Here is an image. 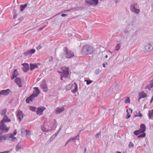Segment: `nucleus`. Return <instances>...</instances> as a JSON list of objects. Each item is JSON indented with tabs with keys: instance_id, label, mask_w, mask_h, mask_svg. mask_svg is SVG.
<instances>
[{
	"instance_id": "obj_1",
	"label": "nucleus",
	"mask_w": 153,
	"mask_h": 153,
	"mask_svg": "<svg viewBox=\"0 0 153 153\" xmlns=\"http://www.w3.org/2000/svg\"><path fill=\"white\" fill-rule=\"evenodd\" d=\"M94 50L91 46L85 45L82 48L81 53L83 55H90L93 53Z\"/></svg>"
},
{
	"instance_id": "obj_2",
	"label": "nucleus",
	"mask_w": 153,
	"mask_h": 153,
	"mask_svg": "<svg viewBox=\"0 0 153 153\" xmlns=\"http://www.w3.org/2000/svg\"><path fill=\"white\" fill-rule=\"evenodd\" d=\"M10 121V120L8 119L7 116L6 115L4 117L3 119L0 122V129L4 130H6V132H8L10 127V126L8 127L6 126V125L5 123Z\"/></svg>"
},
{
	"instance_id": "obj_3",
	"label": "nucleus",
	"mask_w": 153,
	"mask_h": 153,
	"mask_svg": "<svg viewBox=\"0 0 153 153\" xmlns=\"http://www.w3.org/2000/svg\"><path fill=\"white\" fill-rule=\"evenodd\" d=\"M58 72L61 73V79L63 80V77L66 78L68 76L69 74V68L65 67H62L60 68V71H58Z\"/></svg>"
},
{
	"instance_id": "obj_4",
	"label": "nucleus",
	"mask_w": 153,
	"mask_h": 153,
	"mask_svg": "<svg viewBox=\"0 0 153 153\" xmlns=\"http://www.w3.org/2000/svg\"><path fill=\"white\" fill-rule=\"evenodd\" d=\"M58 72L61 73V79L63 80V77L66 78L68 76L69 74V68L65 67H62L60 68V71H58Z\"/></svg>"
},
{
	"instance_id": "obj_5",
	"label": "nucleus",
	"mask_w": 153,
	"mask_h": 153,
	"mask_svg": "<svg viewBox=\"0 0 153 153\" xmlns=\"http://www.w3.org/2000/svg\"><path fill=\"white\" fill-rule=\"evenodd\" d=\"M64 51L65 53V56L66 58L70 59L74 56V52L71 50H69L67 47L64 48Z\"/></svg>"
},
{
	"instance_id": "obj_6",
	"label": "nucleus",
	"mask_w": 153,
	"mask_h": 153,
	"mask_svg": "<svg viewBox=\"0 0 153 153\" xmlns=\"http://www.w3.org/2000/svg\"><path fill=\"white\" fill-rule=\"evenodd\" d=\"M41 128L42 131L44 132H47L50 130L49 126H48V123H44Z\"/></svg>"
},
{
	"instance_id": "obj_7",
	"label": "nucleus",
	"mask_w": 153,
	"mask_h": 153,
	"mask_svg": "<svg viewBox=\"0 0 153 153\" xmlns=\"http://www.w3.org/2000/svg\"><path fill=\"white\" fill-rule=\"evenodd\" d=\"M40 86L42 89H43V91H47L48 90V86L45 80L42 81L41 83L40 84Z\"/></svg>"
},
{
	"instance_id": "obj_8",
	"label": "nucleus",
	"mask_w": 153,
	"mask_h": 153,
	"mask_svg": "<svg viewBox=\"0 0 153 153\" xmlns=\"http://www.w3.org/2000/svg\"><path fill=\"white\" fill-rule=\"evenodd\" d=\"M137 5V4H132L131 7V10L132 11L136 13H138L140 12V10L139 9L136 8Z\"/></svg>"
},
{
	"instance_id": "obj_9",
	"label": "nucleus",
	"mask_w": 153,
	"mask_h": 153,
	"mask_svg": "<svg viewBox=\"0 0 153 153\" xmlns=\"http://www.w3.org/2000/svg\"><path fill=\"white\" fill-rule=\"evenodd\" d=\"M45 109L46 108L44 107H43L41 108H38L36 111V113L37 114L41 115L43 114V111L45 110Z\"/></svg>"
},
{
	"instance_id": "obj_10",
	"label": "nucleus",
	"mask_w": 153,
	"mask_h": 153,
	"mask_svg": "<svg viewBox=\"0 0 153 153\" xmlns=\"http://www.w3.org/2000/svg\"><path fill=\"white\" fill-rule=\"evenodd\" d=\"M145 49L147 52H151L153 50V45H152L150 44H148L145 46Z\"/></svg>"
},
{
	"instance_id": "obj_11",
	"label": "nucleus",
	"mask_w": 153,
	"mask_h": 153,
	"mask_svg": "<svg viewBox=\"0 0 153 153\" xmlns=\"http://www.w3.org/2000/svg\"><path fill=\"white\" fill-rule=\"evenodd\" d=\"M17 115L19 121H20L24 117L22 112L20 110H18Z\"/></svg>"
},
{
	"instance_id": "obj_12",
	"label": "nucleus",
	"mask_w": 153,
	"mask_h": 153,
	"mask_svg": "<svg viewBox=\"0 0 153 153\" xmlns=\"http://www.w3.org/2000/svg\"><path fill=\"white\" fill-rule=\"evenodd\" d=\"M15 82L17 84L19 87H22V83L21 79L20 78H16L15 79Z\"/></svg>"
},
{
	"instance_id": "obj_13",
	"label": "nucleus",
	"mask_w": 153,
	"mask_h": 153,
	"mask_svg": "<svg viewBox=\"0 0 153 153\" xmlns=\"http://www.w3.org/2000/svg\"><path fill=\"white\" fill-rule=\"evenodd\" d=\"M139 101L141 99L146 97L147 96V94L145 93L143 91L140 92L139 94Z\"/></svg>"
},
{
	"instance_id": "obj_14",
	"label": "nucleus",
	"mask_w": 153,
	"mask_h": 153,
	"mask_svg": "<svg viewBox=\"0 0 153 153\" xmlns=\"http://www.w3.org/2000/svg\"><path fill=\"white\" fill-rule=\"evenodd\" d=\"M19 75L17 69H15L13 71V73L11 76V78L12 79H13L15 78L16 77Z\"/></svg>"
},
{
	"instance_id": "obj_15",
	"label": "nucleus",
	"mask_w": 153,
	"mask_h": 153,
	"mask_svg": "<svg viewBox=\"0 0 153 153\" xmlns=\"http://www.w3.org/2000/svg\"><path fill=\"white\" fill-rule=\"evenodd\" d=\"M64 110L65 108L64 107H62L61 108L57 107L56 108L55 111V113L56 114H59L64 111Z\"/></svg>"
},
{
	"instance_id": "obj_16",
	"label": "nucleus",
	"mask_w": 153,
	"mask_h": 153,
	"mask_svg": "<svg viewBox=\"0 0 153 153\" xmlns=\"http://www.w3.org/2000/svg\"><path fill=\"white\" fill-rule=\"evenodd\" d=\"M22 65L24 66V67L22 68V69L24 71L26 72L29 70V67L28 64L24 63L22 64Z\"/></svg>"
},
{
	"instance_id": "obj_17",
	"label": "nucleus",
	"mask_w": 153,
	"mask_h": 153,
	"mask_svg": "<svg viewBox=\"0 0 153 153\" xmlns=\"http://www.w3.org/2000/svg\"><path fill=\"white\" fill-rule=\"evenodd\" d=\"M36 97L33 94H32L29 97L26 99V102L27 103H29L30 101H32L33 98Z\"/></svg>"
},
{
	"instance_id": "obj_18",
	"label": "nucleus",
	"mask_w": 153,
	"mask_h": 153,
	"mask_svg": "<svg viewBox=\"0 0 153 153\" xmlns=\"http://www.w3.org/2000/svg\"><path fill=\"white\" fill-rule=\"evenodd\" d=\"M40 63H38L37 64L35 63L34 64H30V69L31 70H32L34 69L38 68V65H40Z\"/></svg>"
},
{
	"instance_id": "obj_19",
	"label": "nucleus",
	"mask_w": 153,
	"mask_h": 153,
	"mask_svg": "<svg viewBox=\"0 0 153 153\" xmlns=\"http://www.w3.org/2000/svg\"><path fill=\"white\" fill-rule=\"evenodd\" d=\"M34 91L33 92V94L36 97H37L38 95L40 94V91L37 87L34 88Z\"/></svg>"
},
{
	"instance_id": "obj_20",
	"label": "nucleus",
	"mask_w": 153,
	"mask_h": 153,
	"mask_svg": "<svg viewBox=\"0 0 153 153\" xmlns=\"http://www.w3.org/2000/svg\"><path fill=\"white\" fill-rule=\"evenodd\" d=\"M132 110L130 108H129L128 109H127L126 112L127 113V116L126 117L127 119L129 118L131 116V114L132 113Z\"/></svg>"
},
{
	"instance_id": "obj_21",
	"label": "nucleus",
	"mask_w": 153,
	"mask_h": 153,
	"mask_svg": "<svg viewBox=\"0 0 153 153\" xmlns=\"http://www.w3.org/2000/svg\"><path fill=\"white\" fill-rule=\"evenodd\" d=\"M2 95H7L9 94L10 91L9 89H7L6 90H2Z\"/></svg>"
},
{
	"instance_id": "obj_22",
	"label": "nucleus",
	"mask_w": 153,
	"mask_h": 153,
	"mask_svg": "<svg viewBox=\"0 0 153 153\" xmlns=\"http://www.w3.org/2000/svg\"><path fill=\"white\" fill-rule=\"evenodd\" d=\"M7 135H3L2 134V133H0V142H1L2 140H6L7 138Z\"/></svg>"
},
{
	"instance_id": "obj_23",
	"label": "nucleus",
	"mask_w": 153,
	"mask_h": 153,
	"mask_svg": "<svg viewBox=\"0 0 153 153\" xmlns=\"http://www.w3.org/2000/svg\"><path fill=\"white\" fill-rule=\"evenodd\" d=\"M146 129V127L145 125L144 124H141L140 125V130L142 132H141L144 133Z\"/></svg>"
},
{
	"instance_id": "obj_24",
	"label": "nucleus",
	"mask_w": 153,
	"mask_h": 153,
	"mask_svg": "<svg viewBox=\"0 0 153 153\" xmlns=\"http://www.w3.org/2000/svg\"><path fill=\"white\" fill-rule=\"evenodd\" d=\"M148 116L149 118L153 120V109L149 111Z\"/></svg>"
},
{
	"instance_id": "obj_25",
	"label": "nucleus",
	"mask_w": 153,
	"mask_h": 153,
	"mask_svg": "<svg viewBox=\"0 0 153 153\" xmlns=\"http://www.w3.org/2000/svg\"><path fill=\"white\" fill-rule=\"evenodd\" d=\"M76 139H75V137H73V138H70L66 142V143L65 144V146H66V145L68 143L71 142H72L73 141H74V142L75 143L76 142Z\"/></svg>"
},
{
	"instance_id": "obj_26",
	"label": "nucleus",
	"mask_w": 153,
	"mask_h": 153,
	"mask_svg": "<svg viewBox=\"0 0 153 153\" xmlns=\"http://www.w3.org/2000/svg\"><path fill=\"white\" fill-rule=\"evenodd\" d=\"M74 84L75 85V89L74 90H73L71 91L73 93H75L76 92L78 91V86L76 83V82L74 83Z\"/></svg>"
},
{
	"instance_id": "obj_27",
	"label": "nucleus",
	"mask_w": 153,
	"mask_h": 153,
	"mask_svg": "<svg viewBox=\"0 0 153 153\" xmlns=\"http://www.w3.org/2000/svg\"><path fill=\"white\" fill-rule=\"evenodd\" d=\"M27 4H26L24 5H22L20 6L21 11V12L23 11L25 8L27 6Z\"/></svg>"
},
{
	"instance_id": "obj_28",
	"label": "nucleus",
	"mask_w": 153,
	"mask_h": 153,
	"mask_svg": "<svg viewBox=\"0 0 153 153\" xmlns=\"http://www.w3.org/2000/svg\"><path fill=\"white\" fill-rule=\"evenodd\" d=\"M21 143H19L16 147V150L18 151L19 149H21Z\"/></svg>"
},
{
	"instance_id": "obj_29",
	"label": "nucleus",
	"mask_w": 153,
	"mask_h": 153,
	"mask_svg": "<svg viewBox=\"0 0 153 153\" xmlns=\"http://www.w3.org/2000/svg\"><path fill=\"white\" fill-rule=\"evenodd\" d=\"M153 87V80L152 81L151 83L149 84L148 86H147L146 88V89L148 88L149 90H151V88H152Z\"/></svg>"
},
{
	"instance_id": "obj_30",
	"label": "nucleus",
	"mask_w": 153,
	"mask_h": 153,
	"mask_svg": "<svg viewBox=\"0 0 153 153\" xmlns=\"http://www.w3.org/2000/svg\"><path fill=\"white\" fill-rule=\"evenodd\" d=\"M7 111V109L6 108L3 109L1 112V114L2 115H5Z\"/></svg>"
},
{
	"instance_id": "obj_31",
	"label": "nucleus",
	"mask_w": 153,
	"mask_h": 153,
	"mask_svg": "<svg viewBox=\"0 0 153 153\" xmlns=\"http://www.w3.org/2000/svg\"><path fill=\"white\" fill-rule=\"evenodd\" d=\"M73 85L69 84L67 85L66 87V89L67 90H69L71 88Z\"/></svg>"
},
{
	"instance_id": "obj_32",
	"label": "nucleus",
	"mask_w": 153,
	"mask_h": 153,
	"mask_svg": "<svg viewBox=\"0 0 153 153\" xmlns=\"http://www.w3.org/2000/svg\"><path fill=\"white\" fill-rule=\"evenodd\" d=\"M29 109L32 111H35L36 110V108L33 106H30Z\"/></svg>"
},
{
	"instance_id": "obj_33",
	"label": "nucleus",
	"mask_w": 153,
	"mask_h": 153,
	"mask_svg": "<svg viewBox=\"0 0 153 153\" xmlns=\"http://www.w3.org/2000/svg\"><path fill=\"white\" fill-rule=\"evenodd\" d=\"M115 50L117 51H118L120 48V44H117L116 46Z\"/></svg>"
},
{
	"instance_id": "obj_34",
	"label": "nucleus",
	"mask_w": 153,
	"mask_h": 153,
	"mask_svg": "<svg viewBox=\"0 0 153 153\" xmlns=\"http://www.w3.org/2000/svg\"><path fill=\"white\" fill-rule=\"evenodd\" d=\"M146 136V133H143L142 134H141L138 136V138L143 137H145Z\"/></svg>"
},
{
	"instance_id": "obj_35",
	"label": "nucleus",
	"mask_w": 153,
	"mask_h": 153,
	"mask_svg": "<svg viewBox=\"0 0 153 153\" xmlns=\"http://www.w3.org/2000/svg\"><path fill=\"white\" fill-rule=\"evenodd\" d=\"M130 99L129 97H128L125 100V102L126 103H130Z\"/></svg>"
},
{
	"instance_id": "obj_36",
	"label": "nucleus",
	"mask_w": 153,
	"mask_h": 153,
	"mask_svg": "<svg viewBox=\"0 0 153 153\" xmlns=\"http://www.w3.org/2000/svg\"><path fill=\"white\" fill-rule=\"evenodd\" d=\"M29 51V52L30 53V54H32L34 53H35V52L36 51V50L34 49H31Z\"/></svg>"
},
{
	"instance_id": "obj_37",
	"label": "nucleus",
	"mask_w": 153,
	"mask_h": 153,
	"mask_svg": "<svg viewBox=\"0 0 153 153\" xmlns=\"http://www.w3.org/2000/svg\"><path fill=\"white\" fill-rule=\"evenodd\" d=\"M85 2L86 3H88L91 5L92 4V3L91 0H86Z\"/></svg>"
},
{
	"instance_id": "obj_38",
	"label": "nucleus",
	"mask_w": 153,
	"mask_h": 153,
	"mask_svg": "<svg viewBox=\"0 0 153 153\" xmlns=\"http://www.w3.org/2000/svg\"><path fill=\"white\" fill-rule=\"evenodd\" d=\"M30 53L29 52V51H27L25 53V55L26 56H31Z\"/></svg>"
},
{
	"instance_id": "obj_39",
	"label": "nucleus",
	"mask_w": 153,
	"mask_h": 153,
	"mask_svg": "<svg viewBox=\"0 0 153 153\" xmlns=\"http://www.w3.org/2000/svg\"><path fill=\"white\" fill-rule=\"evenodd\" d=\"M14 135H13V134H11L10 137L13 140H16V138L14 137Z\"/></svg>"
},
{
	"instance_id": "obj_40",
	"label": "nucleus",
	"mask_w": 153,
	"mask_h": 153,
	"mask_svg": "<svg viewBox=\"0 0 153 153\" xmlns=\"http://www.w3.org/2000/svg\"><path fill=\"white\" fill-rule=\"evenodd\" d=\"M134 146V144H133L131 143V142H130L129 143V147L130 148H132Z\"/></svg>"
},
{
	"instance_id": "obj_41",
	"label": "nucleus",
	"mask_w": 153,
	"mask_h": 153,
	"mask_svg": "<svg viewBox=\"0 0 153 153\" xmlns=\"http://www.w3.org/2000/svg\"><path fill=\"white\" fill-rule=\"evenodd\" d=\"M94 2L95 5H97L98 4V0H92Z\"/></svg>"
},
{
	"instance_id": "obj_42",
	"label": "nucleus",
	"mask_w": 153,
	"mask_h": 153,
	"mask_svg": "<svg viewBox=\"0 0 153 153\" xmlns=\"http://www.w3.org/2000/svg\"><path fill=\"white\" fill-rule=\"evenodd\" d=\"M42 47L41 45H39L38 47L37 48V50H38L41 49L42 48Z\"/></svg>"
},
{
	"instance_id": "obj_43",
	"label": "nucleus",
	"mask_w": 153,
	"mask_h": 153,
	"mask_svg": "<svg viewBox=\"0 0 153 153\" xmlns=\"http://www.w3.org/2000/svg\"><path fill=\"white\" fill-rule=\"evenodd\" d=\"M134 134L137 135H138L139 134H140V133H138V131H135L134 132Z\"/></svg>"
},
{
	"instance_id": "obj_44",
	"label": "nucleus",
	"mask_w": 153,
	"mask_h": 153,
	"mask_svg": "<svg viewBox=\"0 0 153 153\" xmlns=\"http://www.w3.org/2000/svg\"><path fill=\"white\" fill-rule=\"evenodd\" d=\"M25 131L26 132V135L27 136L30 133V131H27V130H25Z\"/></svg>"
},
{
	"instance_id": "obj_45",
	"label": "nucleus",
	"mask_w": 153,
	"mask_h": 153,
	"mask_svg": "<svg viewBox=\"0 0 153 153\" xmlns=\"http://www.w3.org/2000/svg\"><path fill=\"white\" fill-rule=\"evenodd\" d=\"M138 114L139 115H137L136 116H138L140 117H141L142 116V114L141 113L140 111L139 112Z\"/></svg>"
},
{
	"instance_id": "obj_46",
	"label": "nucleus",
	"mask_w": 153,
	"mask_h": 153,
	"mask_svg": "<svg viewBox=\"0 0 153 153\" xmlns=\"http://www.w3.org/2000/svg\"><path fill=\"white\" fill-rule=\"evenodd\" d=\"M87 81V84L89 85L92 82V81L90 80H86Z\"/></svg>"
},
{
	"instance_id": "obj_47",
	"label": "nucleus",
	"mask_w": 153,
	"mask_h": 153,
	"mask_svg": "<svg viewBox=\"0 0 153 153\" xmlns=\"http://www.w3.org/2000/svg\"><path fill=\"white\" fill-rule=\"evenodd\" d=\"M46 26H45L44 27H41V28H40L39 29V30H43L44 28L45 27H46Z\"/></svg>"
},
{
	"instance_id": "obj_48",
	"label": "nucleus",
	"mask_w": 153,
	"mask_h": 153,
	"mask_svg": "<svg viewBox=\"0 0 153 153\" xmlns=\"http://www.w3.org/2000/svg\"><path fill=\"white\" fill-rule=\"evenodd\" d=\"M100 135V133H99L98 134H97L96 135H95V137L96 138H97V137H99V135Z\"/></svg>"
},
{
	"instance_id": "obj_49",
	"label": "nucleus",
	"mask_w": 153,
	"mask_h": 153,
	"mask_svg": "<svg viewBox=\"0 0 153 153\" xmlns=\"http://www.w3.org/2000/svg\"><path fill=\"white\" fill-rule=\"evenodd\" d=\"M67 15V14H63L61 15V16L62 17H65V16H66Z\"/></svg>"
},
{
	"instance_id": "obj_50",
	"label": "nucleus",
	"mask_w": 153,
	"mask_h": 153,
	"mask_svg": "<svg viewBox=\"0 0 153 153\" xmlns=\"http://www.w3.org/2000/svg\"><path fill=\"white\" fill-rule=\"evenodd\" d=\"M79 134H78L75 137V139H76V138H77V137H78V138H79ZM78 140H79V139L78 138Z\"/></svg>"
},
{
	"instance_id": "obj_51",
	"label": "nucleus",
	"mask_w": 153,
	"mask_h": 153,
	"mask_svg": "<svg viewBox=\"0 0 153 153\" xmlns=\"http://www.w3.org/2000/svg\"><path fill=\"white\" fill-rule=\"evenodd\" d=\"M25 130H26L25 128H22L21 129L22 132H24L25 131Z\"/></svg>"
},
{
	"instance_id": "obj_52",
	"label": "nucleus",
	"mask_w": 153,
	"mask_h": 153,
	"mask_svg": "<svg viewBox=\"0 0 153 153\" xmlns=\"http://www.w3.org/2000/svg\"><path fill=\"white\" fill-rule=\"evenodd\" d=\"M9 151H6L2 152H0V153H9Z\"/></svg>"
},
{
	"instance_id": "obj_53",
	"label": "nucleus",
	"mask_w": 153,
	"mask_h": 153,
	"mask_svg": "<svg viewBox=\"0 0 153 153\" xmlns=\"http://www.w3.org/2000/svg\"><path fill=\"white\" fill-rule=\"evenodd\" d=\"M17 133V131L16 130H15L14 131V135H16Z\"/></svg>"
},
{
	"instance_id": "obj_54",
	"label": "nucleus",
	"mask_w": 153,
	"mask_h": 153,
	"mask_svg": "<svg viewBox=\"0 0 153 153\" xmlns=\"http://www.w3.org/2000/svg\"><path fill=\"white\" fill-rule=\"evenodd\" d=\"M153 100V96L152 97L151 99V100L150 101V103H151L152 102Z\"/></svg>"
},
{
	"instance_id": "obj_55",
	"label": "nucleus",
	"mask_w": 153,
	"mask_h": 153,
	"mask_svg": "<svg viewBox=\"0 0 153 153\" xmlns=\"http://www.w3.org/2000/svg\"><path fill=\"white\" fill-rule=\"evenodd\" d=\"M137 131H138V133H140V134L142 133H143V132H142V131H140V129L138 130H137Z\"/></svg>"
},
{
	"instance_id": "obj_56",
	"label": "nucleus",
	"mask_w": 153,
	"mask_h": 153,
	"mask_svg": "<svg viewBox=\"0 0 153 153\" xmlns=\"http://www.w3.org/2000/svg\"><path fill=\"white\" fill-rule=\"evenodd\" d=\"M0 130H1V131H6V130H2L1 129H0Z\"/></svg>"
},
{
	"instance_id": "obj_57",
	"label": "nucleus",
	"mask_w": 153,
	"mask_h": 153,
	"mask_svg": "<svg viewBox=\"0 0 153 153\" xmlns=\"http://www.w3.org/2000/svg\"><path fill=\"white\" fill-rule=\"evenodd\" d=\"M1 95H2V91H0V96Z\"/></svg>"
},
{
	"instance_id": "obj_58",
	"label": "nucleus",
	"mask_w": 153,
	"mask_h": 153,
	"mask_svg": "<svg viewBox=\"0 0 153 153\" xmlns=\"http://www.w3.org/2000/svg\"><path fill=\"white\" fill-rule=\"evenodd\" d=\"M103 67L104 68H105V63L103 64Z\"/></svg>"
},
{
	"instance_id": "obj_59",
	"label": "nucleus",
	"mask_w": 153,
	"mask_h": 153,
	"mask_svg": "<svg viewBox=\"0 0 153 153\" xmlns=\"http://www.w3.org/2000/svg\"><path fill=\"white\" fill-rule=\"evenodd\" d=\"M116 153H121V152H117Z\"/></svg>"
},
{
	"instance_id": "obj_60",
	"label": "nucleus",
	"mask_w": 153,
	"mask_h": 153,
	"mask_svg": "<svg viewBox=\"0 0 153 153\" xmlns=\"http://www.w3.org/2000/svg\"><path fill=\"white\" fill-rule=\"evenodd\" d=\"M108 57V55H106V56H105V58H107Z\"/></svg>"
},
{
	"instance_id": "obj_61",
	"label": "nucleus",
	"mask_w": 153,
	"mask_h": 153,
	"mask_svg": "<svg viewBox=\"0 0 153 153\" xmlns=\"http://www.w3.org/2000/svg\"><path fill=\"white\" fill-rule=\"evenodd\" d=\"M69 11V10H67V11ZM67 11V10H65V11H64V12H66Z\"/></svg>"
},
{
	"instance_id": "obj_62",
	"label": "nucleus",
	"mask_w": 153,
	"mask_h": 153,
	"mask_svg": "<svg viewBox=\"0 0 153 153\" xmlns=\"http://www.w3.org/2000/svg\"><path fill=\"white\" fill-rule=\"evenodd\" d=\"M51 59H52V60H53V57H51Z\"/></svg>"
}]
</instances>
